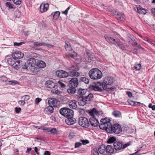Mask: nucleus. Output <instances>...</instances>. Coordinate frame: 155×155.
<instances>
[{
  "label": "nucleus",
  "instance_id": "c03bdc74",
  "mask_svg": "<svg viewBox=\"0 0 155 155\" xmlns=\"http://www.w3.org/2000/svg\"><path fill=\"white\" fill-rule=\"evenodd\" d=\"M21 99H23L25 101H27L29 99V96L28 95L23 96L21 97Z\"/></svg>",
  "mask_w": 155,
  "mask_h": 155
},
{
  "label": "nucleus",
  "instance_id": "9d476101",
  "mask_svg": "<svg viewBox=\"0 0 155 155\" xmlns=\"http://www.w3.org/2000/svg\"><path fill=\"white\" fill-rule=\"evenodd\" d=\"M24 53L20 51H16L12 55V56L15 59H20L23 57Z\"/></svg>",
  "mask_w": 155,
  "mask_h": 155
},
{
  "label": "nucleus",
  "instance_id": "4c0bfd02",
  "mask_svg": "<svg viewBox=\"0 0 155 155\" xmlns=\"http://www.w3.org/2000/svg\"><path fill=\"white\" fill-rule=\"evenodd\" d=\"M65 48L66 50L68 51H71L72 50L70 44V43L67 42L66 43V45H65Z\"/></svg>",
  "mask_w": 155,
  "mask_h": 155
},
{
  "label": "nucleus",
  "instance_id": "49530a36",
  "mask_svg": "<svg viewBox=\"0 0 155 155\" xmlns=\"http://www.w3.org/2000/svg\"><path fill=\"white\" fill-rule=\"evenodd\" d=\"M76 62L77 64L80 63L81 61V58L79 56H78L76 58Z\"/></svg>",
  "mask_w": 155,
  "mask_h": 155
},
{
  "label": "nucleus",
  "instance_id": "864d4df0",
  "mask_svg": "<svg viewBox=\"0 0 155 155\" xmlns=\"http://www.w3.org/2000/svg\"><path fill=\"white\" fill-rule=\"evenodd\" d=\"M6 5L9 8H13L12 6V4L10 2H7L6 3Z\"/></svg>",
  "mask_w": 155,
  "mask_h": 155
},
{
  "label": "nucleus",
  "instance_id": "20e7f679",
  "mask_svg": "<svg viewBox=\"0 0 155 155\" xmlns=\"http://www.w3.org/2000/svg\"><path fill=\"white\" fill-rule=\"evenodd\" d=\"M89 75L91 79L97 80L102 78V73L98 69L93 68L90 71Z\"/></svg>",
  "mask_w": 155,
  "mask_h": 155
},
{
  "label": "nucleus",
  "instance_id": "aec40b11",
  "mask_svg": "<svg viewBox=\"0 0 155 155\" xmlns=\"http://www.w3.org/2000/svg\"><path fill=\"white\" fill-rule=\"evenodd\" d=\"M78 103L79 105L81 106H84L86 104H88L86 102L85 98L83 97H79L78 100Z\"/></svg>",
  "mask_w": 155,
  "mask_h": 155
},
{
  "label": "nucleus",
  "instance_id": "9b49d317",
  "mask_svg": "<svg viewBox=\"0 0 155 155\" xmlns=\"http://www.w3.org/2000/svg\"><path fill=\"white\" fill-rule=\"evenodd\" d=\"M34 46L35 47L40 46H46L49 48H52L54 47L53 45L51 44L46 43L45 42H34Z\"/></svg>",
  "mask_w": 155,
  "mask_h": 155
},
{
  "label": "nucleus",
  "instance_id": "a211bd4d",
  "mask_svg": "<svg viewBox=\"0 0 155 155\" xmlns=\"http://www.w3.org/2000/svg\"><path fill=\"white\" fill-rule=\"evenodd\" d=\"M130 44H132L133 46H136L138 49H143V48L139 45L137 44L134 39L133 38H130L129 41Z\"/></svg>",
  "mask_w": 155,
  "mask_h": 155
},
{
  "label": "nucleus",
  "instance_id": "39448f33",
  "mask_svg": "<svg viewBox=\"0 0 155 155\" xmlns=\"http://www.w3.org/2000/svg\"><path fill=\"white\" fill-rule=\"evenodd\" d=\"M59 112L61 114L66 118L73 117V111L68 108L63 107L61 108L59 111Z\"/></svg>",
  "mask_w": 155,
  "mask_h": 155
},
{
  "label": "nucleus",
  "instance_id": "412c9836",
  "mask_svg": "<svg viewBox=\"0 0 155 155\" xmlns=\"http://www.w3.org/2000/svg\"><path fill=\"white\" fill-rule=\"evenodd\" d=\"M53 111V108L51 106H48L44 109V112L45 113L47 114H50L52 113Z\"/></svg>",
  "mask_w": 155,
  "mask_h": 155
},
{
  "label": "nucleus",
  "instance_id": "ea45409f",
  "mask_svg": "<svg viewBox=\"0 0 155 155\" xmlns=\"http://www.w3.org/2000/svg\"><path fill=\"white\" fill-rule=\"evenodd\" d=\"M130 104L133 106H135L136 105H139L140 104V103L138 102L134 101H130L129 103Z\"/></svg>",
  "mask_w": 155,
  "mask_h": 155
},
{
  "label": "nucleus",
  "instance_id": "13d9d810",
  "mask_svg": "<svg viewBox=\"0 0 155 155\" xmlns=\"http://www.w3.org/2000/svg\"><path fill=\"white\" fill-rule=\"evenodd\" d=\"M82 145V143L80 142H77L75 143V148L79 147Z\"/></svg>",
  "mask_w": 155,
  "mask_h": 155
},
{
  "label": "nucleus",
  "instance_id": "0eeeda50",
  "mask_svg": "<svg viewBox=\"0 0 155 155\" xmlns=\"http://www.w3.org/2000/svg\"><path fill=\"white\" fill-rule=\"evenodd\" d=\"M113 82V78L107 77L105 78L102 83V86L104 90H106L108 87V86L111 85Z\"/></svg>",
  "mask_w": 155,
  "mask_h": 155
},
{
  "label": "nucleus",
  "instance_id": "393cba45",
  "mask_svg": "<svg viewBox=\"0 0 155 155\" xmlns=\"http://www.w3.org/2000/svg\"><path fill=\"white\" fill-rule=\"evenodd\" d=\"M36 66L39 68H43L46 66L45 63L42 61H39L37 64Z\"/></svg>",
  "mask_w": 155,
  "mask_h": 155
},
{
  "label": "nucleus",
  "instance_id": "603ef678",
  "mask_svg": "<svg viewBox=\"0 0 155 155\" xmlns=\"http://www.w3.org/2000/svg\"><path fill=\"white\" fill-rule=\"evenodd\" d=\"M52 91L53 93H55L58 95L60 94L61 93V92L59 91V90H55V89L52 90Z\"/></svg>",
  "mask_w": 155,
  "mask_h": 155
},
{
  "label": "nucleus",
  "instance_id": "37998d69",
  "mask_svg": "<svg viewBox=\"0 0 155 155\" xmlns=\"http://www.w3.org/2000/svg\"><path fill=\"white\" fill-rule=\"evenodd\" d=\"M116 140L115 137H110L109 139L107 142L109 143H113L114 141Z\"/></svg>",
  "mask_w": 155,
  "mask_h": 155
},
{
  "label": "nucleus",
  "instance_id": "423d86ee",
  "mask_svg": "<svg viewBox=\"0 0 155 155\" xmlns=\"http://www.w3.org/2000/svg\"><path fill=\"white\" fill-rule=\"evenodd\" d=\"M105 37L106 40L109 42H112V41H114L116 43L117 46L119 47L120 48L122 49L124 48H123V45L122 43L120 41L119 39H114L112 37L108 36L107 35L105 36Z\"/></svg>",
  "mask_w": 155,
  "mask_h": 155
},
{
  "label": "nucleus",
  "instance_id": "a18cd8bd",
  "mask_svg": "<svg viewBox=\"0 0 155 155\" xmlns=\"http://www.w3.org/2000/svg\"><path fill=\"white\" fill-rule=\"evenodd\" d=\"M77 54L75 52H74L73 53H71L69 54V57L76 59V58L77 56Z\"/></svg>",
  "mask_w": 155,
  "mask_h": 155
},
{
  "label": "nucleus",
  "instance_id": "473e14b6",
  "mask_svg": "<svg viewBox=\"0 0 155 155\" xmlns=\"http://www.w3.org/2000/svg\"><path fill=\"white\" fill-rule=\"evenodd\" d=\"M68 69L71 71L77 72L76 71L78 70V68L76 65L69 67Z\"/></svg>",
  "mask_w": 155,
  "mask_h": 155
},
{
  "label": "nucleus",
  "instance_id": "4d7b16f0",
  "mask_svg": "<svg viewBox=\"0 0 155 155\" xmlns=\"http://www.w3.org/2000/svg\"><path fill=\"white\" fill-rule=\"evenodd\" d=\"M50 132L52 134H55L57 132V130L55 128H53L50 129Z\"/></svg>",
  "mask_w": 155,
  "mask_h": 155
},
{
  "label": "nucleus",
  "instance_id": "72a5a7b5",
  "mask_svg": "<svg viewBox=\"0 0 155 155\" xmlns=\"http://www.w3.org/2000/svg\"><path fill=\"white\" fill-rule=\"evenodd\" d=\"M6 84L7 85L9 84L12 85H14L16 84H18L19 82L16 81L12 80L8 81L7 83H6Z\"/></svg>",
  "mask_w": 155,
  "mask_h": 155
},
{
  "label": "nucleus",
  "instance_id": "4be33fe9",
  "mask_svg": "<svg viewBox=\"0 0 155 155\" xmlns=\"http://www.w3.org/2000/svg\"><path fill=\"white\" fill-rule=\"evenodd\" d=\"M99 113L95 108H94L89 112V114L92 117H96L99 115Z\"/></svg>",
  "mask_w": 155,
  "mask_h": 155
},
{
  "label": "nucleus",
  "instance_id": "a878e982",
  "mask_svg": "<svg viewBox=\"0 0 155 155\" xmlns=\"http://www.w3.org/2000/svg\"><path fill=\"white\" fill-rule=\"evenodd\" d=\"M117 18L120 20L124 21L125 20L124 15L122 13H118L116 15Z\"/></svg>",
  "mask_w": 155,
  "mask_h": 155
},
{
  "label": "nucleus",
  "instance_id": "5fc2aeb1",
  "mask_svg": "<svg viewBox=\"0 0 155 155\" xmlns=\"http://www.w3.org/2000/svg\"><path fill=\"white\" fill-rule=\"evenodd\" d=\"M70 6H69L64 11L62 12V13L65 14L66 15H67L68 14V10L70 9Z\"/></svg>",
  "mask_w": 155,
  "mask_h": 155
},
{
  "label": "nucleus",
  "instance_id": "c9c22d12",
  "mask_svg": "<svg viewBox=\"0 0 155 155\" xmlns=\"http://www.w3.org/2000/svg\"><path fill=\"white\" fill-rule=\"evenodd\" d=\"M60 13L59 12H55L54 13V14L53 15V17L54 19L55 20H57V19H58L60 16Z\"/></svg>",
  "mask_w": 155,
  "mask_h": 155
},
{
  "label": "nucleus",
  "instance_id": "6e6d98bb",
  "mask_svg": "<svg viewBox=\"0 0 155 155\" xmlns=\"http://www.w3.org/2000/svg\"><path fill=\"white\" fill-rule=\"evenodd\" d=\"M25 102L24 100L19 101H18L19 104L20 105L23 106L25 104Z\"/></svg>",
  "mask_w": 155,
  "mask_h": 155
},
{
  "label": "nucleus",
  "instance_id": "338daca9",
  "mask_svg": "<svg viewBox=\"0 0 155 155\" xmlns=\"http://www.w3.org/2000/svg\"><path fill=\"white\" fill-rule=\"evenodd\" d=\"M126 93L127 94L128 96L130 97H131L132 96V93L129 91H126Z\"/></svg>",
  "mask_w": 155,
  "mask_h": 155
},
{
  "label": "nucleus",
  "instance_id": "8fccbe9b",
  "mask_svg": "<svg viewBox=\"0 0 155 155\" xmlns=\"http://www.w3.org/2000/svg\"><path fill=\"white\" fill-rule=\"evenodd\" d=\"M14 3L16 5H19L21 3V0H12Z\"/></svg>",
  "mask_w": 155,
  "mask_h": 155
},
{
  "label": "nucleus",
  "instance_id": "f3484780",
  "mask_svg": "<svg viewBox=\"0 0 155 155\" xmlns=\"http://www.w3.org/2000/svg\"><path fill=\"white\" fill-rule=\"evenodd\" d=\"M49 5L48 3L45 4L42 3L40 6V10L42 13L46 12L48 9Z\"/></svg>",
  "mask_w": 155,
  "mask_h": 155
},
{
  "label": "nucleus",
  "instance_id": "bf43d9fd",
  "mask_svg": "<svg viewBox=\"0 0 155 155\" xmlns=\"http://www.w3.org/2000/svg\"><path fill=\"white\" fill-rule=\"evenodd\" d=\"M81 141L84 145H85L89 143V141L87 140H81Z\"/></svg>",
  "mask_w": 155,
  "mask_h": 155
},
{
  "label": "nucleus",
  "instance_id": "58836bf2",
  "mask_svg": "<svg viewBox=\"0 0 155 155\" xmlns=\"http://www.w3.org/2000/svg\"><path fill=\"white\" fill-rule=\"evenodd\" d=\"M8 63L11 65L12 66L15 63L14 60L12 58H9L7 60Z\"/></svg>",
  "mask_w": 155,
  "mask_h": 155
},
{
  "label": "nucleus",
  "instance_id": "2f4dec72",
  "mask_svg": "<svg viewBox=\"0 0 155 155\" xmlns=\"http://www.w3.org/2000/svg\"><path fill=\"white\" fill-rule=\"evenodd\" d=\"M137 12L139 14H145L146 13L145 9L140 7H138L137 8Z\"/></svg>",
  "mask_w": 155,
  "mask_h": 155
},
{
  "label": "nucleus",
  "instance_id": "c85d7f7f",
  "mask_svg": "<svg viewBox=\"0 0 155 155\" xmlns=\"http://www.w3.org/2000/svg\"><path fill=\"white\" fill-rule=\"evenodd\" d=\"M21 63L20 61L18 60L16 62L15 61V63L12 65V67L15 69H16L18 70L19 68L20 64Z\"/></svg>",
  "mask_w": 155,
  "mask_h": 155
},
{
  "label": "nucleus",
  "instance_id": "f257e3e1",
  "mask_svg": "<svg viewBox=\"0 0 155 155\" xmlns=\"http://www.w3.org/2000/svg\"><path fill=\"white\" fill-rule=\"evenodd\" d=\"M99 127L101 129H105L107 131L110 128L112 132L116 134H119L122 131L120 125L118 124H116L111 126L110 119L107 118L101 119Z\"/></svg>",
  "mask_w": 155,
  "mask_h": 155
},
{
  "label": "nucleus",
  "instance_id": "e433bc0d",
  "mask_svg": "<svg viewBox=\"0 0 155 155\" xmlns=\"http://www.w3.org/2000/svg\"><path fill=\"white\" fill-rule=\"evenodd\" d=\"M81 82H84L85 83L87 84L89 82V80L85 77H81L80 79Z\"/></svg>",
  "mask_w": 155,
  "mask_h": 155
},
{
  "label": "nucleus",
  "instance_id": "7c9ffc66",
  "mask_svg": "<svg viewBox=\"0 0 155 155\" xmlns=\"http://www.w3.org/2000/svg\"><path fill=\"white\" fill-rule=\"evenodd\" d=\"M75 87H71L67 90L68 92L70 94H74L75 93L76 91Z\"/></svg>",
  "mask_w": 155,
  "mask_h": 155
},
{
  "label": "nucleus",
  "instance_id": "6e6552de",
  "mask_svg": "<svg viewBox=\"0 0 155 155\" xmlns=\"http://www.w3.org/2000/svg\"><path fill=\"white\" fill-rule=\"evenodd\" d=\"M79 124L82 127L87 128L88 127L89 124L88 120L85 117H81L79 118Z\"/></svg>",
  "mask_w": 155,
  "mask_h": 155
},
{
  "label": "nucleus",
  "instance_id": "f03ea898",
  "mask_svg": "<svg viewBox=\"0 0 155 155\" xmlns=\"http://www.w3.org/2000/svg\"><path fill=\"white\" fill-rule=\"evenodd\" d=\"M80 75V73L78 72L69 71L67 72L62 70H58L55 72V75L61 78H65L68 76L73 78L78 77Z\"/></svg>",
  "mask_w": 155,
  "mask_h": 155
},
{
  "label": "nucleus",
  "instance_id": "1a4fd4ad",
  "mask_svg": "<svg viewBox=\"0 0 155 155\" xmlns=\"http://www.w3.org/2000/svg\"><path fill=\"white\" fill-rule=\"evenodd\" d=\"M77 77H71V78H69V83L71 86L74 87H77L78 84V82Z\"/></svg>",
  "mask_w": 155,
  "mask_h": 155
},
{
  "label": "nucleus",
  "instance_id": "b1692460",
  "mask_svg": "<svg viewBox=\"0 0 155 155\" xmlns=\"http://www.w3.org/2000/svg\"><path fill=\"white\" fill-rule=\"evenodd\" d=\"M106 151L107 152L110 153L114 152V150L111 145H108L106 147Z\"/></svg>",
  "mask_w": 155,
  "mask_h": 155
},
{
  "label": "nucleus",
  "instance_id": "ddd939ff",
  "mask_svg": "<svg viewBox=\"0 0 155 155\" xmlns=\"http://www.w3.org/2000/svg\"><path fill=\"white\" fill-rule=\"evenodd\" d=\"M58 102L54 98H50L48 100V103L50 106L56 107L58 104Z\"/></svg>",
  "mask_w": 155,
  "mask_h": 155
},
{
  "label": "nucleus",
  "instance_id": "dca6fc26",
  "mask_svg": "<svg viewBox=\"0 0 155 155\" xmlns=\"http://www.w3.org/2000/svg\"><path fill=\"white\" fill-rule=\"evenodd\" d=\"M123 143L122 142L116 141L113 144L114 149L116 150H119L123 147Z\"/></svg>",
  "mask_w": 155,
  "mask_h": 155
},
{
  "label": "nucleus",
  "instance_id": "2eb2a0df",
  "mask_svg": "<svg viewBox=\"0 0 155 155\" xmlns=\"http://www.w3.org/2000/svg\"><path fill=\"white\" fill-rule=\"evenodd\" d=\"M67 119L65 120L66 123L68 125H71L74 124L76 122V120L73 118V117H67Z\"/></svg>",
  "mask_w": 155,
  "mask_h": 155
},
{
  "label": "nucleus",
  "instance_id": "e2e57ef3",
  "mask_svg": "<svg viewBox=\"0 0 155 155\" xmlns=\"http://www.w3.org/2000/svg\"><path fill=\"white\" fill-rule=\"evenodd\" d=\"M24 42H21L19 43H17V42H14V46H20L23 43H24Z\"/></svg>",
  "mask_w": 155,
  "mask_h": 155
},
{
  "label": "nucleus",
  "instance_id": "79ce46f5",
  "mask_svg": "<svg viewBox=\"0 0 155 155\" xmlns=\"http://www.w3.org/2000/svg\"><path fill=\"white\" fill-rule=\"evenodd\" d=\"M98 151V149L97 148H95L92 150V153L94 155H99V153Z\"/></svg>",
  "mask_w": 155,
  "mask_h": 155
},
{
  "label": "nucleus",
  "instance_id": "a19ab883",
  "mask_svg": "<svg viewBox=\"0 0 155 155\" xmlns=\"http://www.w3.org/2000/svg\"><path fill=\"white\" fill-rule=\"evenodd\" d=\"M141 66L140 64H136L134 67V69L136 70H139L141 69Z\"/></svg>",
  "mask_w": 155,
  "mask_h": 155
},
{
  "label": "nucleus",
  "instance_id": "69168bd1",
  "mask_svg": "<svg viewBox=\"0 0 155 155\" xmlns=\"http://www.w3.org/2000/svg\"><path fill=\"white\" fill-rule=\"evenodd\" d=\"M75 135L74 133H71L69 135V137L70 139H72L74 137Z\"/></svg>",
  "mask_w": 155,
  "mask_h": 155
},
{
  "label": "nucleus",
  "instance_id": "774afa93",
  "mask_svg": "<svg viewBox=\"0 0 155 155\" xmlns=\"http://www.w3.org/2000/svg\"><path fill=\"white\" fill-rule=\"evenodd\" d=\"M50 155V153L49 151H45L44 153L43 154V155Z\"/></svg>",
  "mask_w": 155,
  "mask_h": 155
},
{
  "label": "nucleus",
  "instance_id": "cd10ccee",
  "mask_svg": "<svg viewBox=\"0 0 155 155\" xmlns=\"http://www.w3.org/2000/svg\"><path fill=\"white\" fill-rule=\"evenodd\" d=\"M106 150L105 146L104 145H101L98 148L99 152L101 154L103 153Z\"/></svg>",
  "mask_w": 155,
  "mask_h": 155
},
{
  "label": "nucleus",
  "instance_id": "de8ad7c7",
  "mask_svg": "<svg viewBox=\"0 0 155 155\" xmlns=\"http://www.w3.org/2000/svg\"><path fill=\"white\" fill-rule=\"evenodd\" d=\"M85 60L87 61L88 62H90V61L91 60V58L89 57V55L88 54H86L85 56Z\"/></svg>",
  "mask_w": 155,
  "mask_h": 155
},
{
  "label": "nucleus",
  "instance_id": "5701e85b",
  "mask_svg": "<svg viewBox=\"0 0 155 155\" xmlns=\"http://www.w3.org/2000/svg\"><path fill=\"white\" fill-rule=\"evenodd\" d=\"M69 107L73 109H75L77 107L76 102L74 100H72L69 103Z\"/></svg>",
  "mask_w": 155,
  "mask_h": 155
},
{
  "label": "nucleus",
  "instance_id": "680f3d73",
  "mask_svg": "<svg viewBox=\"0 0 155 155\" xmlns=\"http://www.w3.org/2000/svg\"><path fill=\"white\" fill-rule=\"evenodd\" d=\"M131 143V142H129L127 143L126 144H124L123 145V148H125L129 146L130 145Z\"/></svg>",
  "mask_w": 155,
  "mask_h": 155
},
{
  "label": "nucleus",
  "instance_id": "3c124183",
  "mask_svg": "<svg viewBox=\"0 0 155 155\" xmlns=\"http://www.w3.org/2000/svg\"><path fill=\"white\" fill-rule=\"evenodd\" d=\"M58 85L62 88H64L65 87V85L60 81L58 82Z\"/></svg>",
  "mask_w": 155,
  "mask_h": 155
},
{
  "label": "nucleus",
  "instance_id": "4468645a",
  "mask_svg": "<svg viewBox=\"0 0 155 155\" xmlns=\"http://www.w3.org/2000/svg\"><path fill=\"white\" fill-rule=\"evenodd\" d=\"M101 85L100 83L98 84H95L94 85H91L90 86L89 88L91 90L95 91H101L102 89L101 87Z\"/></svg>",
  "mask_w": 155,
  "mask_h": 155
},
{
  "label": "nucleus",
  "instance_id": "6ab92c4d",
  "mask_svg": "<svg viewBox=\"0 0 155 155\" xmlns=\"http://www.w3.org/2000/svg\"><path fill=\"white\" fill-rule=\"evenodd\" d=\"M46 87L48 88H52L54 87L55 84L52 81H47L45 84Z\"/></svg>",
  "mask_w": 155,
  "mask_h": 155
},
{
  "label": "nucleus",
  "instance_id": "f8f14e48",
  "mask_svg": "<svg viewBox=\"0 0 155 155\" xmlns=\"http://www.w3.org/2000/svg\"><path fill=\"white\" fill-rule=\"evenodd\" d=\"M96 117H92L89 119L91 125L94 127L97 126L98 124L100 125L98 120L96 118Z\"/></svg>",
  "mask_w": 155,
  "mask_h": 155
},
{
  "label": "nucleus",
  "instance_id": "052dcab7",
  "mask_svg": "<svg viewBox=\"0 0 155 155\" xmlns=\"http://www.w3.org/2000/svg\"><path fill=\"white\" fill-rule=\"evenodd\" d=\"M41 101V99L39 98H37L35 101L36 104H38L40 101Z\"/></svg>",
  "mask_w": 155,
  "mask_h": 155
},
{
  "label": "nucleus",
  "instance_id": "7ed1b4c3",
  "mask_svg": "<svg viewBox=\"0 0 155 155\" xmlns=\"http://www.w3.org/2000/svg\"><path fill=\"white\" fill-rule=\"evenodd\" d=\"M36 62L35 59L33 58H30L24 65V68L26 69H29L32 72L36 73L38 71V68L35 67Z\"/></svg>",
  "mask_w": 155,
  "mask_h": 155
},
{
  "label": "nucleus",
  "instance_id": "f704fd0d",
  "mask_svg": "<svg viewBox=\"0 0 155 155\" xmlns=\"http://www.w3.org/2000/svg\"><path fill=\"white\" fill-rule=\"evenodd\" d=\"M113 114L116 117H120L121 116V113L118 111H114L113 112Z\"/></svg>",
  "mask_w": 155,
  "mask_h": 155
},
{
  "label": "nucleus",
  "instance_id": "c756f323",
  "mask_svg": "<svg viewBox=\"0 0 155 155\" xmlns=\"http://www.w3.org/2000/svg\"><path fill=\"white\" fill-rule=\"evenodd\" d=\"M93 97V94L91 93L89 94L88 95L85 97L84 98L87 103H88L90 101H91Z\"/></svg>",
  "mask_w": 155,
  "mask_h": 155
},
{
  "label": "nucleus",
  "instance_id": "0e129e2a",
  "mask_svg": "<svg viewBox=\"0 0 155 155\" xmlns=\"http://www.w3.org/2000/svg\"><path fill=\"white\" fill-rule=\"evenodd\" d=\"M21 110V109L20 107L18 108L17 107H16L15 108V111L17 113H20Z\"/></svg>",
  "mask_w": 155,
  "mask_h": 155
},
{
  "label": "nucleus",
  "instance_id": "09e8293b",
  "mask_svg": "<svg viewBox=\"0 0 155 155\" xmlns=\"http://www.w3.org/2000/svg\"><path fill=\"white\" fill-rule=\"evenodd\" d=\"M0 80L3 82H5L7 80V78L5 76H2L0 77Z\"/></svg>",
  "mask_w": 155,
  "mask_h": 155
},
{
  "label": "nucleus",
  "instance_id": "bb28decb",
  "mask_svg": "<svg viewBox=\"0 0 155 155\" xmlns=\"http://www.w3.org/2000/svg\"><path fill=\"white\" fill-rule=\"evenodd\" d=\"M86 92V90L84 89L79 88L78 91V94L80 96H82L84 95Z\"/></svg>",
  "mask_w": 155,
  "mask_h": 155
}]
</instances>
